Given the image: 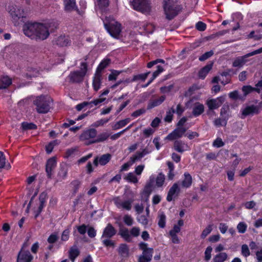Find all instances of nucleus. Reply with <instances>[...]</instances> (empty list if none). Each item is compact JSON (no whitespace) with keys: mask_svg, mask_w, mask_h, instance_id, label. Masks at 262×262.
I'll return each mask as SVG.
<instances>
[{"mask_svg":"<svg viewBox=\"0 0 262 262\" xmlns=\"http://www.w3.org/2000/svg\"><path fill=\"white\" fill-rule=\"evenodd\" d=\"M52 23H27L23 27L24 34L36 40H43L49 36L51 31Z\"/></svg>","mask_w":262,"mask_h":262,"instance_id":"obj_1","label":"nucleus"},{"mask_svg":"<svg viewBox=\"0 0 262 262\" xmlns=\"http://www.w3.org/2000/svg\"><path fill=\"white\" fill-rule=\"evenodd\" d=\"M163 8L166 18L169 20L173 19L181 10L176 0H164Z\"/></svg>","mask_w":262,"mask_h":262,"instance_id":"obj_2","label":"nucleus"},{"mask_svg":"<svg viewBox=\"0 0 262 262\" xmlns=\"http://www.w3.org/2000/svg\"><path fill=\"white\" fill-rule=\"evenodd\" d=\"M50 99L48 96H40L33 100V104L36 106V110L38 113L45 114L48 113L50 109Z\"/></svg>","mask_w":262,"mask_h":262,"instance_id":"obj_3","label":"nucleus"},{"mask_svg":"<svg viewBox=\"0 0 262 262\" xmlns=\"http://www.w3.org/2000/svg\"><path fill=\"white\" fill-rule=\"evenodd\" d=\"M105 28L113 37L117 38L121 32V25L115 20H111L108 23L104 21Z\"/></svg>","mask_w":262,"mask_h":262,"instance_id":"obj_4","label":"nucleus"},{"mask_svg":"<svg viewBox=\"0 0 262 262\" xmlns=\"http://www.w3.org/2000/svg\"><path fill=\"white\" fill-rule=\"evenodd\" d=\"M8 10L15 25H17V20L26 16L24 11L19 6L11 5L8 7Z\"/></svg>","mask_w":262,"mask_h":262,"instance_id":"obj_5","label":"nucleus"},{"mask_svg":"<svg viewBox=\"0 0 262 262\" xmlns=\"http://www.w3.org/2000/svg\"><path fill=\"white\" fill-rule=\"evenodd\" d=\"M97 130L92 128L84 131L80 136V140L85 142V144L89 145L95 142H91L96 140Z\"/></svg>","mask_w":262,"mask_h":262,"instance_id":"obj_6","label":"nucleus"},{"mask_svg":"<svg viewBox=\"0 0 262 262\" xmlns=\"http://www.w3.org/2000/svg\"><path fill=\"white\" fill-rule=\"evenodd\" d=\"M241 113V118L245 119L249 116H253L259 113V108L258 106L251 105L243 106L240 111Z\"/></svg>","mask_w":262,"mask_h":262,"instance_id":"obj_7","label":"nucleus"},{"mask_svg":"<svg viewBox=\"0 0 262 262\" xmlns=\"http://www.w3.org/2000/svg\"><path fill=\"white\" fill-rule=\"evenodd\" d=\"M187 130V128L185 127H177L170 134H169L166 137V140L170 141L176 140L178 139L181 138L185 134Z\"/></svg>","mask_w":262,"mask_h":262,"instance_id":"obj_8","label":"nucleus"},{"mask_svg":"<svg viewBox=\"0 0 262 262\" xmlns=\"http://www.w3.org/2000/svg\"><path fill=\"white\" fill-rule=\"evenodd\" d=\"M132 5L133 8L137 11L144 12L149 9L147 0H133Z\"/></svg>","mask_w":262,"mask_h":262,"instance_id":"obj_9","label":"nucleus"},{"mask_svg":"<svg viewBox=\"0 0 262 262\" xmlns=\"http://www.w3.org/2000/svg\"><path fill=\"white\" fill-rule=\"evenodd\" d=\"M113 201L118 208L126 210H130L131 209L132 204L133 202L132 200L123 201L119 197L115 198Z\"/></svg>","mask_w":262,"mask_h":262,"instance_id":"obj_10","label":"nucleus"},{"mask_svg":"<svg viewBox=\"0 0 262 262\" xmlns=\"http://www.w3.org/2000/svg\"><path fill=\"white\" fill-rule=\"evenodd\" d=\"M173 149L180 153H183L190 150V147L187 143L181 140H176L173 143Z\"/></svg>","mask_w":262,"mask_h":262,"instance_id":"obj_11","label":"nucleus"},{"mask_svg":"<svg viewBox=\"0 0 262 262\" xmlns=\"http://www.w3.org/2000/svg\"><path fill=\"white\" fill-rule=\"evenodd\" d=\"M225 98L220 97L216 99L208 100L207 101V105L209 110H215L219 108L224 102Z\"/></svg>","mask_w":262,"mask_h":262,"instance_id":"obj_12","label":"nucleus"},{"mask_svg":"<svg viewBox=\"0 0 262 262\" xmlns=\"http://www.w3.org/2000/svg\"><path fill=\"white\" fill-rule=\"evenodd\" d=\"M180 192V188L178 183H175L169 189L166 200L168 202L171 201L173 198L177 196Z\"/></svg>","mask_w":262,"mask_h":262,"instance_id":"obj_13","label":"nucleus"},{"mask_svg":"<svg viewBox=\"0 0 262 262\" xmlns=\"http://www.w3.org/2000/svg\"><path fill=\"white\" fill-rule=\"evenodd\" d=\"M112 158V155L110 154H104L100 157H96L94 160V164L97 166L98 164L102 166L106 165L109 162Z\"/></svg>","mask_w":262,"mask_h":262,"instance_id":"obj_14","label":"nucleus"},{"mask_svg":"<svg viewBox=\"0 0 262 262\" xmlns=\"http://www.w3.org/2000/svg\"><path fill=\"white\" fill-rule=\"evenodd\" d=\"M33 258L29 251L21 249L18 255L17 262H31Z\"/></svg>","mask_w":262,"mask_h":262,"instance_id":"obj_15","label":"nucleus"},{"mask_svg":"<svg viewBox=\"0 0 262 262\" xmlns=\"http://www.w3.org/2000/svg\"><path fill=\"white\" fill-rule=\"evenodd\" d=\"M152 253V248H149L147 251H143L142 254L139 258V262H150L151 260Z\"/></svg>","mask_w":262,"mask_h":262,"instance_id":"obj_16","label":"nucleus"},{"mask_svg":"<svg viewBox=\"0 0 262 262\" xmlns=\"http://www.w3.org/2000/svg\"><path fill=\"white\" fill-rule=\"evenodd\" d=\"M116 232L115 228L111 224H108L104 229L101 239L110 238L115 235Z\"/></svg>","mask_w":262,"mask_h":262,"instance_id":"obj_17","label":"nucleus"},{"mask_svg":"<svg viewBox=\"0 0 262 262\" xmlns=\"http://www.w3.org/2000/svg\"><path fill=\"white\" fill-rule=\"evenodd\" d=\"M250 56H252L250 53L244 56L237 57L233 62V66L234 67H238L244 66L248 61L247 58Z\"/></svg>","mask_w":262,"mask_h":262,"instance_id":"obj_18","label":"nucleus"},{"mask_svg":"<svg viewBox=\"0 0 262 262\" xmlns=\"http://www.w3.org/2000/svg\"><path fill=\"white\" fill-rule=\"evenodd\" d=\"M101 83V73L96 72L93 80V87L95 91H97L100 88Z\"/></svg>","mask_w":262,"mask_h":262,"instance_id":"obj_19","label":"nucleus"},{"mask_svg":"<svg viewBox=\"0 0 262 262\" xmlns=\"http://www.w3.org/2000/svg\"><path fill=\"white\" fill-rule=\"evenodd\" d=\"M56 165V161L55 158L53 157L49 159L46 164V172L48 177H50L52 174V170L54 169Z\"/></svg>","mask_w":262,"mask_h":262,"instance_id":"obj_20","label":"nucleus"},{"mask_svg":"<svg viewBox=\"0 0 262 262\" xmlns=\"http://www.w3.org/2000/svg\"><path fill=\"white\" fill-rule=\"evenodd\" d=\"M204 111V106L203 104L196 102L195 103L192 107V113L195 117H197L201 115Z\"/></svg>","mask_w":262,"mask_h":262,"instance_id":"obj_21","label":"nucleus"},{"mask_svg":"<svg viewBox=\"0 0 262 262\" xmlns=\"http://www.w3.org/2000/svg\"><path fill=\"white\" fill-rule=\"evenodd\" d=\"M84 76L83 74H81V73L78 71L72 72L69 75L70 80L74 82L82 81Z\"/></svg>","mask_w":262,"mask_h":262,"instance_id":"obj_22","label":"nucleus"},{"mask_svg":"<svg viewBox=\"0 0 262 262\" xmlns=\"http://www.w3.org/2000/svg\"><path fill=\"white\" fill-rule=\"evenodd\" d=\"M64 10L71 12L76 9L75 0H63Z\"/></svg>","mask_w":262,"mask_h":262,"instance_id":"obj_23","label":"nucleus"},{"mask_svg":"<svg viewBox=\"0 0 262 262\" xmlns=\"http://www.w3.org/2000/svg\"><path fill=\"white\" fill-rule=\"evenodd\" d=\"M70 40L69 36L65 35H61L58 37L55 40L56 44L61 47L68 46L70 43Z\"/></svg>","mask_w":262,"mask_h":262,"instance_id":"obj_24","label":"nucleus"},{"mask_svg":"<svg viewBox=\"0 0 262 262\" xmlns=\"http://www.w3.org/2000/svg\"><path fill=\"white\" fill-rule=\"evenodd\" d=\"M140 29H142L147 33H152L155 29V26L150 23L141 22L139 24Z\"/></svg>","mask_w":262,"mask_h":262,"instance_id":"obj_25","label":"nucleus"},{"mask_svg":"<svg viewBox=\"0 0 262 262\" xmlns=\"http://www.w3.org/2000/svg\"><path fill=\"white\" fill-rule=\"evenodd\" d=\"M165 99V96H161L159 98L150 100L148 104L147 108L151 109L160 105Z\"/></svg>","mask_w":262,"mask_h":262,"instance_id":"obj_26","label":"nucleus"},{"mask_svg":"<svg viewBox=\"0 0 262 262\" xmlns=\"http://www.w3.org/2000/svg\"><path fill=\"white\" fill-rule=\"evenodd\" d=\"M184 177V178L182 182V186L186 188L190 187L192 183V177L188 172H185Z\"/></svg>","mask_w":262,"mask_h":262,"instance_id":"obj_27","label":"nucleus"},{"mask_svg":"<svg viewBox=\"0 0 262 262\" xmlns=\"http://www.w3.org/2000/svg\"><path fill=\"white\" fill-rule=\"evenodd\" d=\"M12 83V79L7 76L0 78V89H6Z\"/></svg>","mask_w":262,"mask_h":262,"instance_id":"obj_28","label":"nucleus"},{"mask_svg":"<svg viewBox=\"0 0 262 262\" xmlns=\"http://www.w3.org/2000/svg\"><path fill=\"white\" fill-rule=\"evenodd\" d=\"M119 234L126 242H129L132 241L130 233L127 229H120Z\"/></svg>","mask_w":262,"mask_h":262,"instance_id":"obj_29","label":"nucleus"},{"mask_svg":"<svg viewBox=\"0 0 262 262\" xmlns=\"http://www.w3.org/2000/svg\"><path fill=\"white\" fill-rule=\"evenodd\" d=\"M212 67V64H207L203 68L199 73V77L202 79H204L209 72L211 70Z\"/></svg>","mask_w":262,"mask_h":262,"instance_id":"obj_30","label":"nucleus"},{"mask_svg":"<svg viewBox=\"0 0 262 262\" xmlns=\"http://www.w3.org/2000/svg\"><path fill=\"white\" fill-rule=\"evenodd\" d=\"M228 255L225 252H221L216 254L213 258V262H224L227 260Z\"/></svg>","mask_w":262,"mask_h":262,"instance_id":"obj_31","label":"nucleus"},{"mask_svg":"<svg viewBox=\"0 0 262 262\" xmlns=\"http://www.w3.org/2000/svg\"><path fill=\"white\" fill-rule=\"evenodd\" d=\"M130 121V118H126L123 120H120L116 122V123L113 126V129L114 130H117L120 129L124 126H125L127 124H128Z\"/></svg>","mask_w":262,"mask_h":262,"instance_id":"obj_32","label":"nucleus"},{"mask_svg":"<svg viewBox=\"0 0 262 262\" xmlns=\"http://www.w3.org/2000/svg\"><path fill=\"white\" fill-rule=\"evenodd\" d=\"M128 248L125 244H122L120 245L118 249L119 253L123 257H127L128 255Z\"/></svg>","mask_w":262,"mask_h":262,"instance_id":"obj_33","label":"nucleus"},{"mask_svg":"<svg viewBox=\"0 0 262 262\" xmlns=\"http://www.w3.org/2000/svg\"><path fill=\"white\" fill-rule=\"evenodd\" d=\"M79 251L77 248H71L69 251V258L72 262H74L76 257L78 256Z\"/></svg>","mask_w":262,"mask_h":262,"instance_id":"obj_34","label":"nucleus"},{"mask_svg":"<svg viewBox=\"0 0 262 262\" xmlns=\"http://www.w3.org/2000/svg\"><path fill=\"white\" fill-rule=\"evenodd\" d=\"M110 136V134L107 133H103L99 134L97 137L96 140L92 141L91 142L99 143L105 141Z\"/></svg>","mask_w":262,"mask_h":262,"instance_id":"obj_35","label":"nucleus"},{"mask_svg":"<svg viewBox=\"0 0 262 262\" xmlns=\"http://www.w3.org/2000/svg\"><path fill=\"white\" fill-rule=\"evenodd\" d=\"M165 181V176L162 173L158 174L156 179V186L160 187L163 186Z\"/></svg>","mask_w":262,"mask_h":262,"instance_id":"obj_36","label":"nucleus"},{"mask_svg":"<svg viewBox=\"0 0 262 262\" xmlns=\"http://www.w3.org/2000/svg\"><path fill=\"white\" fill-rule=\"evenodd\" d=\"M110 62V60L108 59L102 60L98 67L96 72H98L99 73H101V71L108 65Z\"/></svg>","mask_w":262,"mask_h":262,"instance_id":"obj_37","label":"nucleus"},{"mask_svg":"<svg viewBox=\"0 0 262 262\" xmlns=\"http://www.w3.org/2000/svg\"><path fill=\"white\" fill-rule=\"evenodd\" d=\"M175 113V110L173 107H171L168 111L166 112V115L164 118V120L167 122H171L173 119V114Z\"/></svg>","mask_w":262,"mask_h":262,"instance_id":"obj_38","label":"nucleus"},{"mask_svg":"<svg viewBox=\"0 0 262 262\" xmlns=\"http://www.w3.org/2000/svg\"><path fill=\"white\" fill-rule=\"evenodd\" d=\"M45 196H46V195L44 194H41L40 195V196H39L40 205L38 207L37 212L35 215V218H36L39 215L40 213L41 212L42 208L44 207V203H45L44 197H45Z\"/></svg>","mask_w":262,"mask_h":262,"instance_id":"obj_39","label":"nucleus"},{"mask_svg":"<svg viewBox=\"0 0 262 262\" xmlns=\"http://www.w3.org/2000/svg\"><path fill=\"white\" fill-rule=\"evenodd\" d=\"M166 216L163 213H160L158 215V225L161 228L165 226Z\"/></svg>","mask_w":262,"mask_h":262,"instance_id":"obj_40","label":"nucleus"},{"mask_svg":"<svg viewBox=\"0 0 262 262\" xmlns=\"http://www.w3.org/2000/svg\"><path fill=\"white\" fill-rule=\"evenodd\" d=\"M6 158L2 151H0V169L4 168L5 166H7L8 168H10L11 166L9 164L6 165Z\"/></svg>","mask_w":262,"mask_h":262,"instance_id":"obj_41","label":"nucleus"},{"mask_svg":"<svg viewBox=\"0 0 262 262\" xmlns=\"http://www.w3.org/2000/svg\"><path fill=\"white\" fill-rule=\"evenodd\" d=\"M21 126L24 130L34 129L37 128L36 125L33 123L23 122Z\"/></svg>","mask_w":262,"mask_h":262,"instance_id":"obj_42","label":"nucleus"},{"mask_svg":"<svg viewBox=\"0 0 262 262\" xmlns=\"http://www.w3.org/2000/svg\"><path fill=\"white\" fill-rule=\"evenodd\" d=\"M137 221L143 226H146L148 224V216L140 215L137 217Z\"/></svg>","mask_w":262,"mask_h":262,"instance_id":"obj_43","label":"nucleus"},{"mask_svg":"<svg viewBox=\"0 0 262 262\" xmlns=\"http://www.w3.org/2000/svg\"><path fill=\"white\" fill-rule=\"evenodd\" d=\"M149 73L150 72H148L144 74L134 75L133 78V80H134V81H137L138 80L144 81L147 78Z\"/></svg>","mask_w":262,"mask_h":262,"instance_id":"obj_44","label":"nucleus"},{"mask_svg":"<svg viewBox=\"0 0 262 262\" xmlns=\"http://www.w3.org/2000/svg\"><path fill=\"white\" fill-rule=\"evenodd\" d=\"M248 38H253L254 40H260L262 39V34L260 33L255 34L254 31H252L247 36Z\"/></svg>","mask_w":262,"mask_h":262,"instance_id":"obj_45","label":"nucleus"},{"mask_svg":"<svg viewBox=\"0 0 262 262\" xmlns=\"http://www.w3.org/2000/svg\"><path fill=\"white\" fill-rule=\"evenodd\" d=\"M68 168L66 166H62L61 167L58 173V176L61 179H64L67 176Z\"/></svg>","mask_w":262,"mask_h":262,"instance_id":"obj_46","label":"nucleus"},{"mask_svg":"<svg viewBox=\"0 0 262 262\" xmlns=\"http://www.w3.org/2000/svg\"><path fill=\"white\" fill-rule=\"evenodd\" d=\"M227 119L216 118L213 121L214 125L216 127H220L221 126L226 125L227 124Z\"/></svg>","mask_w":262,"mask_h":262,"instance_id":"obj_47","label":"nucleus"},{"mask_svg":"<svg viewBox=\"0 0 262 262\" xmlns=\"http://www.w3.org/2000/svg\"><path fill=\"white\" fill-rule=\"evenodd\" d=\"M126 179L128 182L133 183H137L138 182V178L133 172L128 173L126 176Z\"/></svg>","mask_w":262,"mask_h":262,"instance_id":"obj_48","label":"nucleus"},{"mask_svg":"<svg viewBox=\"0 0 262 262\" xmlns=\"http://www.w3.org/2000/svg\"><path fill=\"white\" fill-rule=\"evenodd\" d=\"M212 225H209L202 232L201 237L202 238H205L212 230Z\"/></svg>","mask_w":262,"mask_h":262,"instance_id":"obj_49","label":"nucleus"},{"mask_svg":"<svg viewBox=\"0 0 262 262\" xmlns=\"http://www.w3.org/2000/svg\"><path fill=\"white\" fill-rule=\"evenodd\" d=\"M229 107L228 106H223L221 110V115L227 119L229 117Z\"/></svg>","mask_w":262,"mask_h":262,"instance_id":"obj_50","label":"nucleus"},{"mask_svg":"<svg viewBox=\"0 0 262 262\" xmlns=\"http://www.w3.org/2000/svg\"><path fill=\"white\" fill-rule=\"evenodd\" d=\"M58 144L57 140H54L49 143L46 147V151L48 154H50L54 148V147Z\"/></svg>","mask_w":262,"mask_h":262,"instance_id":"obj_51","label":"nucleus"},{"mask_svg":"<svg viewBox=\"0 0 262 262\" xmlns=\"http://www.w3.org/2000/svg\"><path fill=\"white\" fill-rule=\"evenodd\" d=\"M212 251V248L211 246H208L206 249L205 253H204V254H205L204 259L206 261H208L211 259Z\"/></svg>","mask_w":262,"mask_h":262,"instance_id":"obj_52","label":"nucleus"},{"mask_svg":"<svg viewBox=\"0 0 262 262\" xmlns=\"http://www.w3.org/2000/svg\"><path fill=\"white\" fill-rule=\"evenodd\" d=\"M224 145L225 143L221 138H217L212 143V146L216 148L221 147Z\"/></svg>","mask_w":262,"mask_h":262,"instance_id":"obj_53","label":"nucleus"},{"mask_svg":"<svg viewBox=\"0 0 262 262\" xmlns=\"http://www.w3.org/2000/svg\"><path fill=\"white\" fill-rule=\"evenodd\" d=\"M143 157V155L142 154L141 151H138L133 155L132 157H130V159L132 163H135L137 161L140 160L141 158Z\"/></svg>","mask_w":262,"mask_h":262,"instance_id":"obj_54","label":"nucleus"},{"mask_svg":"<svg viewBox=\"0 0 262 262\" xmlns=\"http://www.w3.org/2000/svg\"><path fill=\"white\" fill-rule=\"evenodd\" d=\"M247 228V225L244 222H240L237 226V229L238 232L244 233L246 232Z\"/></svg>","mask_w":262,"mask_h":262,"instance_id":"obj_55","label":"nucleus"},{"mask_svg":"<svg viewBox=\"0 0 262 262\" xmlns=\"http://www.w3.org/2000/svg\"><path fill=\"white\" fill-rule=\"evenodd\" d=\"M108 5V0H97V6L100 9H103Z\"/></svg>","mask_w":262,"mask_h":262,"instance_id":"obj_56","label":"nucleus"},{"mask_svg":"<svg viewBox=\"0 0 262 262\" xmlns=\"http://www.w3.org/2000/svg\"><path fill=\"white\" fill-rule=\"evenodd\" d=\"M123 221L127 226H131L133 224V219L130 215H125L123 217Z\"/></svg>","mask_w":262,"mask_h":262,"instance_id":"obj_57","label":"nucleus"},{"mask_svg":"<svg viewBox=\"0 0 262 262\" xmlns=\"http://www.w3.org/2000/svg\"><path fill=\"white\" fill-rule=\"evenodd\" d=\"M242 254L245 257L250 255V252L248 246L247 245H243L242 246Z\"/></svg>","mask_w":262,"mask_h":262,"instance_id":"obj_58","label":"nucleus"},{"mask_svg":"<svg viewBox=\"0 0 262 262\" xmlns=\"http://www.w3.org/2000/svg\"><path fill=\"white\" fill-rule=\"evenodd\" d=\"M213 54V52L212 51L207 52L199 57V60L202 61H204L212 56Z\"/></svg>","mask_w":262,"mask_h":262,"instance_id":"obj_59","label":"nucleus"},{"mask_svg":"<svg viewBox=\"0 0 262 262\" xmlns=\"http://www.w3.org/2000/svg\"><path fill=\"white\" fill-rule=\"evenodd\" d=\"M88 71V64L85 62H82L80 63V71H78L81 74H83L84 76L86 75Z\"/></svg>","mask_w":262,"mask_h":262,"instance_id":"obj_60","label":"nucleus"},{"mask_svg":"<svg viewBox=\"0 0 262 262\" xmlns=\"http://www.w3.org/2000/svg\"><path fill=\"white\" fill-rule=\"evenodd\" d=\"M70 232V231L68 229H66L63 231L61 237V239L62 241L66 242L69 239Z\"/></svg>","mask_w":262,"mask_h":262,"instance_id":"obj_61","label":"nucleus"},{"mask_svg":"<svg viewBox=\"0 0 262 262\" xmlns=\"http://www.w3.org/2000/svg\"><path fill=\"white\" fill-rule=\"evenodd\" d=\"M102 243L106 247H114V242L111 240L110 238H105L101 239Z\"/></svg>","mask_w":262,"mask_h":262,"instance_id":"obj_62","label":"nucleus"},{"mask_svg":"<svg viewBox=\"0 0 262 262\" xmlns=\"http://www.w3.org/2000/svg\"><path fill=\"white\" fill-rule=\"evenodd\" d=\"M195 28L200 31H203L206 29V25L202 21H199L195 24Z\"/></svg>","mask_w":262,"mask_h":262,"instance_id":"obj_63","label":"nucleus"},{"mask_svg":"<svg viewBox=\"0 0 262 262\" xmlns=\"http://www.w3.org/2000/svg\"><path fill=\"white\" fill-rule=\"evenodd\" d=\"M140 229L139 227H134L132 228L130 231V235L134 236L137 237L139 235Z\"/></svg>","mask_w":262,"mask_h":262,"instance_id":"obj_64","label":"nucleus"}]
</instances>
